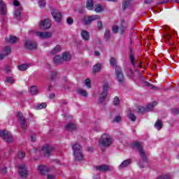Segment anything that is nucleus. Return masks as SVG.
Returning <instances> with one entry per match:
<instances>
[{"label": "nucleus", "instance_id": "obj_30", "mask_svg": "<svg viewBox=\"0 0 179 179\" xmlns=\"http://www.w3.org/2000/svg\"><path fill=\"white\" fill-rule=\"evenodd\" d=\"M101 69V64L100 63H98L95 64L92 68V71L94 73H97Z\"/></svg>", "mask_w": 179, "mask_h": 179}, {"label": "nucleus", "instance_id": "obj_31", "mask_svg": "<svg viewBox=\"0 0 179 179\" xmlns=\"http://www.w3.org/2000/svg\"><path fill=\"white\" fill-rule=\"evenodd\" d=\"M155 127L158 129V131H160V129L163 128V123L160 120H157L155 124Z\"/></svg>", "mask_w": 179, "mask_h": 179}, {"label": "nucleus", "instance_id": "obj_59", "mask_svg": "<svg viewBox=\"0 0 179 179\" xmlns=\"http://www.w3.org/2000/svg\"><path fill=\"white\" fill-rule=\"evenodd\" d=\"M31 140L32 142H36V135L32 134V135L31 136Z\"/></svg>", "mask_w": 179, "mask_h": 179}, {"label": "nucleus", "instance_id": "obj_32", "mask_svg": "<svg viewBox=\"0 0 179 179\" xmlns=\"http://www.w3.org/2000/svg\"><path fill=\"white\" fill-rule=\"evenodd\" d=\"M30 66V64H24L18 66L19 71H26L28 69V68Z\"/></svg>", "mask_w": 179, "mask_h": 179}, {"label": "nucleus", "instance_id": "obj_51", "mask_svg": "<svg viewBox=\"0 0 179 179\" xmlns=\"http://www.w3.org/2000/svg\"><path fill=\"white\" fill-rule=\"evenodd\" d=\"M157 179H171L170 175H165L164 176H159Z\"/></svg>", "mask_w": 179, "mask_h": 179}, {"label": "nucleus", "instance_id": "obj_13", "mask_svg": "<svg viewBox=\"0 0 179 179\" xmlns=\"http://www.w3.org/2000/svg\"><path fill=\"white\" fill-rule=\"evenodd\" d=\"M95 170H97L98 171H101V173H107V171H110L111 169L108 165L102 164V165L95 166Z\"/></svg>", "mask_w": 179, "mask_h": 179}, {"label": "nucleus", "instance_id": "obj_17", "mask_svg": "<svg viewBox=\"0 0 179 179\" xmlns=\"http://www.w3.org/2000/svg\"><path fill=\"white\" fill-rule=\"evenodd\" d=\"M0 13H1V15H3L8 13V10L6 9V4H5V3L2 0H0Z\"/></svg>", "mask_w": 179, "mask_h": 179}, {"label": "nucleus", "instance_id": "obj_39", "mask_svg": "<svg viewBox=\"0 0 179 179\" xmlns=\"http://www.w3.org/2000/svg\"><path fill=\"white\" fill-rule=\"evenodd\" d=\"M131 1V0H124V1L122 2V9H127V8L129 6Z\"/></svg>", "mask_w": 179, "mask_h": 179}, {"label": "nucleus", "instance_id": "obj_9", "mask_svg": "<svg viewBox=\"0 0 179 179\" xmlns=\"http://www.w3.org/2000/svg\"><path fill=\"white\" fill-rule=\"evenodd\" d=\"M163 29L166 30V34L164 35L166 43H167L168 44L171 45V44H173V41H171L173 34H171V33H170V31H169V30H170V28H169V27H163Z\"/></svg>", "mask_w": 179, "mask_h": 179}, {"label": "nucleus", "instance_id": "obj_62", "mask_svg": "<svg viewBox=\"0 0 179 179\" xmlns=\"http://www.w3.org/2000/svg\"><path fill=\"white\" fill-rule=\"evenodd\" d=\"M7 171H6V167H3L1 169V173L2 174H6Z\"/></svg>", "mask_w": 179, "mask_h": 179}, {"label": "nucleus", "instance_id": "obj_63", "mask_svg": "<svg viewBox=\"0 0 179 179\" xmlns=\"http://www.w3.org/2000/svg\"><path fill=\"white\" fill-rule=\"evenodd\" d=\"M7 55L4 52H3V54H0V59H3Z\"/></svg>", "mask_w": 179, "mask_h": 179}, {"label": "nucleus", "instance_id": "obj_38", "mask_svg": "<svg viewBox=\"0 0 179 179\" xmlns=\"http://www.w3.org/2000/svg\"><path fill=\"white\" fill-rule=\"evenodd\" d=\"M3 52H4L6 55H9V54H10V52H12V49L9 46H6L3 49Z\"/></svg>", "mask_w": 179, "mask_h": 179}, {"label": "nucleus", "instance_id": "obj_53", "mask_svg": "<svg viewBox=\"0 0 179 179\" xmlns=\"http://www.w3.org/2000/svg\"><path fill=\"white\" fill-rule=\"evenodd\" d=\"M112 30H113V33H118L120 28L118 27V26L115 25L113 27Z\"/></svg>", "mask_w": 179, "mask_h": 179}, {"label": "nucleus", "instance_id": "obj_44", "mask_svg": "<svg viewBox=\"0 0 179 179\" xmlns=\"http://www.w3.org/2000/svg\"><path fill=\"white\" fill-rule=\"evenodd\" d=\"M128 118H129V120H131V121H136V116H135V115H134L133 113H130L128 115H127Z\"/></svg>", "mask_w": 179, "mask_h": 179}, {"label": "nucleus", "instance_id": "obj_58", "mask_svg": "<svg viewBox=\"0 0 179 179\" xmlns=\"http://www.w3.org/2000/svg\"><path fill=\"white\" fill-rule=\"evenodd\" d=\"M153 1L154 0H144V3H145V5H150Z\"/></svg>", "mask_w": 179, "mask_h": 179}, {"label": "nucleus", "instance_id": "obj_23", "mask_svg": "<svg viewBox=\"0 0 179 179\" xmlns=\"http://www.w3.org/2000/svg\"><path fill=\"white\" fill-rule=\"evenodd\" d=\"M17 40H19V38H17V37L13 36H10L9 38H5V41L7 43H10L11 44H13V43H16V41H17Z\"/></svg>", "mask_w": 179, "mask_h": 179}, {"label": "nucleus", "instance_id": "obj_22", "mask_svg": "<svg viewBox=\"0 0 179 179\" xmlns=\"http://www.w3.org/2000/svg\"><path fill=\"white\" fill-rule=\"evenodd\" d=\"M73 153L82 152V146L78 143H76L72 146Z\"/></svg>", "mask_w": 179, "mask_h": 179}, {"label": "nucleus", "instance_id": "obj_47", "mask_svg": "<svg viewBox=\"0 0 179 179\" xmlns=\"http://www.w3.org/2000/svg\"><path fill=\"white\" fill-rule=\"evenodd\" d=\"M113 104L115 106H118V104H120V98H118L117 96H115L113 99Z\"/></svg>", "mask_w": 179, "mask_h": 179}, {"label": "nucleus", "instance_id": "obj_57", "mask_svg": "<svg viewBox=\"0 0 179 179\" xmlns=\"http://www.w3.org/2000/svg\"><path fill=\"white\" fill-rule=\"evenodd\" d=\"M120 121H121V117L120 116H116L113 120V122H120Z\"/></svg>", "mask_w": 179, "mask_h": 179}, {"label": "nucleus", "instance_id": "obj_35", "mask_svg": "<svg viewBox=\"0 0 179 179\" xmlns=\"http://www.w3.org/2000/svg\"><path fill=\"white\" fill-rule=\"evenodd\" d=\"M30 92H31V94L34 96L36 94H38V89H37V87L36 86H32L30 88Z\"/></svg>", "mask_w": 179, "mask_h": 179}, {"label": "nucleus", "instance_id": "obj_43", "mask_svg": "<svg viewBox=\"0 0 179 179\" xmlns=\"http://www.w3.org/2000/svg\"><path fill=\"white\" fill-rule=\"evenodd\" d=\"M6 82L12 85L15 83V80L12 77H6Z\"/></svg>", "mask_w": 179, "mask_h": 179}, {"label": "nucleus", "instance_id": "obj_10", "mask_svg": "<svg viewBox=\"0 0 179 179\" xmlns=\"http://www.w3.org/2000/svg\"><path fill=\"white\" fill-rule=\"evenodd\" d=\"M17 117L20 121V126L22 129H27V124L26 123V120L24 119V116H23V113L17 112Z\"/></svg>", "mask_w": 179, "mask_h": 179}, {"label": "nucleus", "instance_id": "obj_54", "mask_svg": "<svg viewBox=\"0 0 179 179\" xmlns=\"http://www.w3.org/2000/svg\"><path fill=\"white\" fill-rule=\"evenodd\" d=\"M119 32L120 33V34H124V33H125V27L122 26L121 27H120Z\"/></svg>", "mask_w": 179, "mask_h": 179}, {"label": "nucleus", "instance_id": "obj_7", "mask_svg": "<svg viewBox=\"0 0 179 179\" xmlns=\"http://www.w3.org/2000/svg\"><path fill=\"white\" fill-rule=\"evenodd\" d=\"M19 169V175L21 178H27L29 176V172L27 171V166L22 164L18 166Z\"/></svg>", "mask_w": 179, "mask_h": 179}, {"label": "nucleus", "instance_id": "obj_12", "mask_svg": "<svg viewBox=\"0 0 179 179\" xmlns=\"http://www.w3.org/2000/svg\"><path fill=\"white\" fill-rule=\"evenodd\" d=\"M39 27L43 30H47L50 29V27H51V21L50 20V19H45V20L40 22Z\"/></svg>", "mask_w": 179, "mask_h": 179}, {"label": "nucleus", "instance_id": "obj_52", "mask_svg": "<svg viewBox=\"0 0 179 179\" xmlns=\"http://www.w3.org/2000/svg\"><path fill=\"white\" fill-rule=\"evenodd\" d=\"M85 85L87 86V87L88 89H90L91 86H90V79L87 78L85 81Z\"/></svg>", "mask_w": 179, "mask_h": 179}, {"label": "nucleus", "instance_id": "obj_20", "mask_svg": "<svg viewBox=\"0 0 179 179\" xmlns=\"http://www.w3.org/2000/svg\"><path fill=\"white\" fill-rule=\"evenodd\" d=\"M53 149L54 148L50 145H45L42 148V152H43L45 155H47V156H49Z\"/></svg>", "mask_w": 179, "mask_h": 179}, {"label": "nucleus", "instance_id": "obj_60", "mask_svg": "<svg viewBox=\"0 0 179 179\" xmlns=\"http://www.w3.org/2000/svg\"><path fill=\"white\" fill-rule=\"evenodd\" d=\"M145 85H146V86H149V87H150V89H155V86L149 84L148 82H144Z\"/></svg>", "mask_w": 179, "mask_h": 179}, {"label": "nucleus", "instance_id": "obj_25", "mask_svg": "<svg viewBox=\"0 0 179 179\" xmlns=\"http://www.w3.org/2000/svg\"><path fill=\"white\" fill-rule=\"evenodd\" d=\"M53 62H55V64H62V62H64V60L62 59V57L59 55H56L53 57Z\"/></svg>", "mask_w": 179, "mask_h": 179}, {"label": "nucleus", "instance_id": "obj_21", "mask_svg": "<svg viewBox=\"0 0 179 179\" xmlns=\"http://www.w3.org/2000/svg\"><path fill=\"white\" fill-rule=\"evenodd\" d=\"M62 48H61L60 45H56L53 49H52L50 52V55H57L58 52H61V50Z\"/></svg>", "mask_w": 179, "mask_h": 179}, {"label": "nucleus", "instance_id": "obj_45", "mask_svg": "<svg viewBox=\"0 0 179 179\" xmlns=\"http://www.w3.org/2000/svg\"><path fill=\"white\" fill-rule=\"evenodd\" d=\"M171 113L173 115H177L179 114V108H173L171 109Z\"/></svg>", "mask_w": 179, "mask_h": 179}, {"label": "nucleus", "instance_id": "obj_16", "mask_svg": "<svg viewBox=\"0 0 179 179\" xmlns=\"http://www.w3.org/2000/svg\"><path fill=\"white\" fill-rule=\"evenodd\" d=\"M38 170L40 171L41 174H47L49 171H51V169L50 167L45 165H39L38 166Z\"/></svg>", "mask_w": 179, "mask_h": 179}, {"label": "nucleus", "instance_id": "obj_18", "mask_svg": "<svg viewBox=\"0 0 179 179\" xmlns=\"http://www.w3.org/2000/svg\"><path fill=\"white\" fill-rule=\"evenodd\" d=\"M81 37L85 41H89L90 40V33L86 30H82Z\"/></svg>", "mask_w": 179, "mask_h": 179}, {"label": "nucleus", "instance_id": "obj_56", "mask_svg": "<svg viewBox=\"0 0 179 179\" xmlns=\"http://www.w3.org/2000/svg\"><path fill=\"white\" fill-rule=\"evenodd\" d=\"M66 23L68 24H73V20L71 17L67 18Z\"/></svg>", "mask_w": 179, "mask_h": 179}, {"label": "nucleus", "instance_id": "obj_24", "mask_svg": "<svg viewBox=\"0 0 179 179\" xmlns=\"http://www.w3.org/2000/svg\"><path fill=\"white\" fill-rule=\"evenodd\" d=\"M65 129L66 131H75V129H76V125L73 123H69L66 125Z\"/></svg>", "mask_w": 179, "mask_h": 179}, {"label": "nucleus", "instance_id": "obj_28", "mask_svg": "<svg viewBox=\"0 0 179 179\" xmlns=\"http://www.w3.org/2000/svg\"><path fill=\"white\" fill-rule=\"evenodd\" d=\"M94 6V3H93V0H87L86 8H88L89 10H92Z\"/></svg>", "mask_w": 179, "mask_h": 179}, {"label": "nucleus", "instance_id": "obj_41", "mask_svg": "<svg viewBox=\"0 0 179 179\" xmlns=\"http://www.w3.org/2000/svg\"><path fill=\"white\" fill-rule=\"evenodd\" d=\"M57 71H52L50 73V79L51 80H55V79H57Z\"/></svg>", "mask_w": 179, "mask_h": 179}, {"label": "nucleus", "instance_id": "obj_37", "mask_svg": "<svg viewBox=\"0 0 179 179\" xmlns=\"http://www.w3.org/2000/svg\"><path fill=\"white\" fill-rule=\"evenodd\" d=\"M110 64L111 65V66H115V68L118 66V65H117V59H115V57H111L110 59Z\"/></svg>", "mask_w": 179, "mask_h": 179}, {"label": "nucleus", "instance_id": "obj_27", "mask_svg": "<svg viewBox=\"0 0 179 179\" xmlns=\"http://www.w3.org/2000/svg\"><path fill=\"white\" fill-rule=\"evenodd\" d=\"M71 58L72 57L71 56V54L68 52H65L62 55L63 62L64 61H69Z\"/></svg>", "mask_w": 179, "mask_h": 179}, {"label": "nucleus", "instance_id": "obj_19", "mask_svg": "<svg viewBox=\"0 0 179 179\" xmlns=\"http://www.w3.org/2000/svg\"><path fill=\"white\" fill-rule=\"evenodd\" d=\"M131 163H132V160L131 159L123 161L121 163V164L119 166L120 170H122V169H125V167H128V166H129Z\"/></svg>", "mask_w": 179, "mask_h": 179}, {"label": "nucleus", "instance_id": "obj_8", "mask_svg": "<svg viewBox=\"0 0 179 179\" xmlns=\"http://www.w3.org/2000/svg\"><path fill=\"white\" fill-rule=\"evenodd\" d=\"M108 83H105L103 86V92L101 94V96L99 99V103H103L104 100H106V97H107V92H108Z\"/></svg>", "mask_w": 179, "mask_h": 179}, {"label": "nucleus", "instance_id": "obj_46", "mask_svg": "<svg viewBox=\"0 0 179 179\" xmlns=\"http://www.w3.org/2000/svg\"><path fill=\"white\" fill-rule=\"evenodd\" d=\"M145 111H146V108H145L142 106L138 107V113H139L140 114H143V113H145Z\"/></svg>", "mask_w": 179, "mask_h": 179}, {"label": "nucleus", "instance_id": "obj_40", "mask_svg": "<svg viewBox=\"0 0 179 179\" xmlns=\"http://www.w3.org/2000/svg\"><path fill=\"white\" fill-rule=\"evenodd\" d=\"M110 31L106 30L104 34V38L106 41H110Z\"/></svg>", "mask_w": 179, "mask_h": 179}, {"label": "nucleus", "instance_id": "obj_5", "mask_svg": "<svg viewBox=\"0 0 179 179\" xmlns=\"http://www.w3.org/2000/svg\"><path fill=\"white\" fill-rule=\"evenodd\" d=\"M99 19H100V15H92L91 16L87 15L84 17L83 21L84 24L89 26L92 22H94V20H99Z\"/></svg>", "mask_w": 179, "mask_h": 179}, {"label": "nucleus", "instance_id": "obj_26", "mask_svg": "<svg viewBox=\"0 0 179 179\" xmlns=\"http://www.w3.org/2000/svg\"><path fill=\"white\" fill-rule=\"evenodd\" d=\"M155 106H157V102L154 101L151 103H149L146 107V111H152L153 108L155 107Z\"/></svg>", "mask_w": 179, "mask_h": 179}, {"label": "nucleus", "instance_id": "obj_1", "mask_svg": "<svg viewBox=\"0 0 179 179\" xmlns=\"http://www.w3.org/2000/svg\"><path fill=\"white\" fill-rule=\"evenodd\" d=\"M132 145L133 148H136L137 150H138L140 157L141 158V160L138 162V165L141 169H143L145 164L148 163V157L146 156V152L143 150V145L138 141L134 142Z\"/></svg>", "mask_w": 179, "mask_h": 179}, {"label": "nucleus", "instance_id": "obj_34", "mask_svg": "<svg viewBox=\"0 0 179 179\" xmlns=\"http://www.w3.org/2000/svg\"><path fill=\"white\" fill-rule=\"evenodd\" d=\"M78 94H80V96H83V97H87V92L86 90L79 89L77 90Z\"/></svg>", "mask_w": 179, "mask_h": 179}, {"label": "nucleus", "instance_id": "obj_15", "mask_svg": "<svg viewBox=\"0 0 179 179\" xmlns=\"http://www.w3.org/2000/svg\"><path fill=\"white\" fill-rule=\"evenodd\" d=\"M24 46L27 50H36L37 48V43L31 41H28L25 42Z\"/></svg>", "mask_w": 179, "mask_h": 179}, {"label": "nucleus", "instance_id": "obj_50", "mask_svg": "<svg viewBox=\"0 0 179 179\" xmlns=\"http://www.w3.org/2000/svg\"><path fill=\"white\" fill-rule=\"evenodd\" d=\"M38 5L40 8H44L45 6V0H39Z\"/></svg>", "mask_w": 179, "mask_h": 179}, {"label": "nucleus", "instance_id": "obj_11", "mask_svg": "<svg viewBox=\"0 0 179 179\" xmlns=\"http://www.w3.org/2000/svg\"><path fill=\"white\" fill-rule=\"evenodd\" d=\"M36 36H37V37H39V38H43V39L51 38V37H52V32L36 31Z\"/></svg>", "mask_w": 179, "mask_h": 179}, {"label": "nucleus", "instance_id": "obj_29", "mask_svg": "<svg viewBox=\"0 0 179 179\" xmlns=\"http://www.w3.org/2000/svg\"><path fill=\"white\" fill-rule=\"evenodd\" d=\"M73 155L76 160H78V162H80V160H83V154L82 153V152L73 153Z\"/></svg>", "mask_w": 179, "mask_h": 179}, {"label": "nucleus", "instance_id": "obj_2", "mask_svg": "<svg viewBox=\"0 0 179 179\" xmlns=\"http://www.w3.org/2000/svg\"><path fill=\"white\" fill-rule=\"evenodd\" d=\"M99 143L100 146L108 148V146H110L111 143H113L111 136H110L108 134H103L99 140Z\"/></svg>", "mask_w": 179, "mask_h": 179}, {"label": "nucleus", "instance_id": "obj_61", "mask_svg": "<svg viewBox=\"0 0 179 179\" xmlns=\"http://www.w3.org/2000/svg\"><path fill=\"white\" fill-rule=\"evenodd\" d=\"M5 71L7 73H9V72H10V66H6L5 68Z\"/></svg>", "mask_w": 179, "mask_h": 179}, {"label": "nucleus", "instance_id": "obj_36", "mask_svg": "<svg viewBox=\"0 0 179 179\" xmlns=\"http://www.w3.org/2000/svg\"><path fill=\"white\" fill-rule=\"evenodd\" d=\"M45 107H47L46 103H42L41 104L35 106L36 110H43V108H45Z\"/></svg>", "mask_w": 179, "mask_h": 179}, {"label": "nucleus", "instance_id": "obj_42", "mask_svg": "<svg viewBox=\"0 0 179 179\" xmlns=\"http://www.w3.org/2000/svg\"><path fill=\"white\" fill-rule=\"evenodd\" d=\"M95 12H97V13L103 12V8L100 4H97L96 6H95Z\"/></svg>", "mask_w": 179, "mask_h": 179}, {"label": "nucleus", "instance_id": "obj_6", "mask_svg": "<svg viewBox=\"0 0 179 179\" xmlns=\"http://www.w3.org/2000/svg\"><path fill=\"white\" fill-rule=\"evenodd\" d=\"M115 73L116 76V80L119 83H124V73H122V70L120 66H116Z\"/></svg>", "mask_w": 179, "mask_h": 179}, {"label": "nucleus", "instance_id": "obj_49", "mask_svg": "<svg viewBox=\"0 0 179 179\" xmlns=\"http://www.w3.org/2000/svg\"><path fill=\"white\" fill-rule=\"evenodd\" d=\"M130 61L133 66H135V58L134 57V55L130 53Z\"/></svg>", "mask_w": 179, "mask_h": 179}, {"label": "nucleus", "instance_id": "obj_64", "mask_svg": "<svg viewBox=\"0 0 179 179\" xmlns=\"http://www.w3.org/2000/svg\"><path fill=\"white\" fill-rule=\"evenodd\" d=\"M47 178H48V179H54L55 177H54V176H52V175H48V176H47Z\"/></svg>", "mask_w": 179, "mask_h": 179}, {"label": "nucleus", "instance_id": "obj_14", "mask_svg": "<svg viewBox=\"0 0 179 179\" xmlns=\"http://www.w3.org/2000/svg\"><path fill=\"white\" fill-rule=\"evenodd\" d=\"M51 15L55 22H61V18L62 17V15L58 10H52L51 12Z\"/></svg>", "mask_w": 179, "mask_h": 179}, {"label": "nucleus", "instance_id": "obj_48", "mask_svg": "<svg viewBox=\"0 0 179 179\" xmlns=\"http://www.w3.org/2000/svg\"><path fill=\"white\" fill-rule=\"evenodd\" d=\"M26 154L23 151H19L18 152V159H24Z\"/></svg>", "mask_w": 179, "mask_h": 179}, {"label": "nucleus", "instance_id": "obj_33", "mask_svg": "<svg viewBox=\"0 0 179 179\" xmlns=\"http://www.w3.org/2000/svg\"><path fill=\"white\" fill-rule=\"evenodd\" d=\"M126 72H127V76L129 78H134V71H132V69H131L130 67H127L126 69Z\"/></svg>", "mask_w": 179, "mask_h": 179}, {"label": "nucleus", "instance_id": "obj_3", "mask_svg": "<svg viewBox=\"0 0 179 179\" xmlns=\"http://www.w3.org/2000/svg\"><path fill=\"white\" fill-rule=\"evenodd\" d=\"M13 5H14V6H15L14 17H15V19L19 20V19H20V16H21L20 12H22V10H23V8L22 7V6H20V3H19V1H17V0H14Z\"/></svg>", "mask_w": 179, "mask_h": 179}, {"label": "nucleus", "instance_id": "obj_55", "mask_svg": "<svg viewBox=\"0 0 179 179\" xmlns=\"http://www.w3.org/2000/svg\"><path fill=\"white\" fill-rule=\"evenodd\" d=\"M97 27L98 29H99V30H101V29H103V22L101 21H98Z\"/></svg>", "mask_w": 179, "mask_h": 179}, {"label": "nucleus", "instance_id": "obj_4", "mask_svg": "<svg viewBox=\"0 0 179 179\" xmlns=\"http://www.w3.org/2000/svg\"><path fill=\"white\" fill-rule=\"evenodd\" d=\"M0 136L8 143L13 142V137L12 136V134L7 130L0 131Z\"/></svg>", "mask_w": 179, "mask_h": 179}]
</instances>
